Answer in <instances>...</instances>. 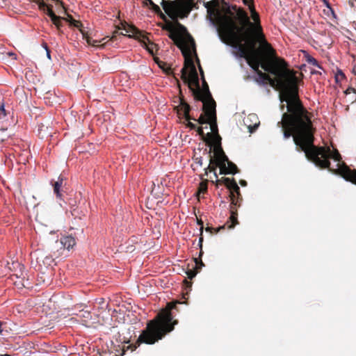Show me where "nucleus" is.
<instances>
[{
  "label": "nucleus",
  "instance_id": "obj_6",
  "mask_svg": "<svg viewBox=\"0 0 356 356\" xmlns=\"http://www.w3.org/2000/svg\"><path fill=\"white\" fill-rule=\"evenodd\" d=\"M209 22L211 26L214 28L221 41L229 44L236 52L234 56L236 58H245L248 64V60L252 61V56L254 54L260 55L257 52H253L250 55L247 56L242 47L239 44L245 40L243 28L236 25L234 23L226 20L222 26V35L220 33V30L216 23L212 19L211 13H209Z\"/></svg>",
  "mask_w": 356,
  "mask_h": 356
},
{
  "label": "nucleus",
  "instance_id": "obj_22",
  "mask_svg": "<svg viewBox=\"0 0 356 356\" xmlns=\"http://www.w3.org/2000/svg\"><path fill=\"white\" fill-rule=\"evenodd\" d=\"M9 113L5 108L4 102H1L0 104V119L4 118L7 116Z\"/></svg>",
  "mask_w": 356,
  "mask_h": 356
},
{
  "label": "nucleus",
  "instance_id": "obj_23",
  "mask_svg": "<svg viewBox=\"0 0 356 356\" xmlns=\"http://www.w3.org/2000/svg\"><path fill=\"white\" fill-rule=\"evenodd\" d=\"M229 219L232 221V222L229 225H228V227L229 228H233L234 225L237 223L236 215L233 211H231Z\"/></svg>",
  "mask_w": 356,
  "mask_h": 356
},
{
  "label": "nucleus",
  "instance_id": "obj_42",
  "mask_svg": "<svg viewBox=\"0 0 356 356\" xmlns=\"http://www.w3.org/2000/svg\"><path fill=\"white\" fill-rule=\"evenodd\" d=\"M214 175H215V177H218V176H217V175H216V172H214Z\"/></svg>",
  "mask_w": 356,
  "mask_h": 356
},
{
  "label": "nucleus",
  "instance_id": "obj_12",
  "mask_svg": "<svg viewBox=\"0 0 356 356\" xmlns=\"http://www.w3.org/2000/svg\"><path fill=\"white\" fill-rule=\"evenodd\" d=\"M243 121L250 133L254 132L260 124L258 116L255 113L249 114L244 118Z\"/></svg>",
  "mask_w": 356,
  "mask_h": 356
},
{
  "label": "nucleus",
  "instance_id": "obj_4",
  "mask_svg": "<svg viewBox=\"0 0 356 356\" xmlns=\"http://www.w3.org/2000/svg\"><path fill=\"white\" fill-rule=\"evenodd\" d=\"M260 47L263 55H253L252 61L248 60V65L256 74L253 76L254 81L259 86H266L267 78L259 70V67H261L264 71L272 75H277L279 71V66L275 51L273 47L265 40L261 41Z\"/></svg>",
  "mask_w": 356,
  "mask_h": 356
},
{
  "label": "nucleus",
  "instance_id": "obj_34",
  "mask_svg": "<svg viewBox=\"0 0 356 356\" xmlns=\"http://www.w3.org/2000/svg\"><path fill=\"white\" fill-rule=\"evenodd\" d=\"M42 47L45 49V51L49 50V48L46 42H43Z\"/></svg>",
  "mask_w": 356,
  "mask_h": 356
},
{
  "label": "nucleus",
  "instance_id": "obj_32",
  "mask_svg": "<svg viewBox=\"0 0 356 356\" xmlns=\"http://www.w3.org/2000/svg\"><path fill=\"white\" fill-rule=\"evenodd\" d=\"M152 0H144V5L148 6L149 3H152Z\"/></svg>",
  "mask_w": 356,
  "mask_h": 356
},
{
  "label": "nucleus",
  "instance_id": "obj_24",
  "mask_svg": "<svg viewBox=\"0 0 356 356\" xmlns=\"http://www.w3.org/2000/svg\"><path fill=\"white\" fill-rule=\"evenodd\" d=\"M148 6H149L152 9V10L154 11L156 13H162L160 7L156 3H154V1H152V3H149Z\"/></svg>",
  "mask_w": 356,
  "mask_h": 356
},
{
  "label": "nucleus",
  "instance_id": "obj_19",
  "mask_svg": "<svg viewBox=\"0 0 356 356\" xmlns=\"http://www.w3.org/2000/svg\"><path fill=\"white\" fill-rule=\"evenodd\" d=\"M250 12L251 15V18L255 23H259L260 17L259 13L256 11L254 6H250Z\"/></svg>",
  "mask_w": 356,
  "mask_h": 356
},
{
  "label": "nucleus",
  "instance_id": "obj_20",
  "mask_svg": "<svg viewBox=\"0 0 356 356\" xmlns=\"http://www.w3.org/2000/svg\"><path fill=\"white\" fill-rule=\"evenodd\" d=\"M65 19L63 17L58 16V18L56 19L54 21H51L54 25L56 27V29L58 31H60L62 27L63 26V24L62 22V20H65Z\"/></svg>",
  "mask_w": 356,
  "mask_h": 356
},
{
  "label": "nucleus",
  "instance_id": "obj_30",
  "mask_svg": "<svg viewBox=\"0 0 356 356\" xmlns=\"http://www.w3.org/2000/svg\"><path fill=\"white\" fill-rule=\"evenodd\" d=\"M291 136V134L289 131H284L283 134V137L285 139L289 138Z\"/></svg>",
  "mask_w": 356,
  "mask_h": 356
},
{
  "label": "nucleus",
  "instance_id": "obj_31",
  "mask_svg": "<svg viewBox=\"0 0 356 356\" xmlns=\"http://www.w3.org/2000/svg\"><path fill=\"white\" fill-rule=\"evenodd\" d=\"M195 163L199 164L200 166L202 165V157H197V158L195 159Z\"/></svg>",
  "mask_w": 356,
  "mask_h": 356
},
{
  "label": "nucleus",
  "instance_id": "obj_8",
  "mask_svg": "<svg viewBox=\"0 0 356 356\" xmlns=\"http://www.w3.org/2000/svg\"><path fill=\"white\" fill-rule=\"evenodd\" d=\"M127 33H131L129 35V38H134L139 40L141 42L142 46L151 54L154 55V43L151 42L146 37L143 35V33L138 29L133 27L131 28L130 31L127 30Z\"/></svg>",
  "mask_w": 356,
  "mask_h": 356
},
{
  "label": "nucleus",
  "instance_id": "obj_29",
  "mask_svg": "<svg viewBox=\"0 0 356 356\" xmlns=\"http://www.w3.org/2000/svg\"><path fill=\"white\" fill-rule=\"evenodd\" d=\"M197 225L200 226V234H202V232H203V222L200 220H197Z\"/></svg>",
  "mask_w": 356,
  "mask_h": 356
},
{
  "label": "nucleus",
  "instance_id": "obj_37",
  "mask_svg": "<svg viewBox=\"0 0 356 356\" xmlns=\"http://www.w3.org/2000/svg\"><path fill=\"white\" fill-rule=\"evenodd\" d=\"M240 184L243 186H245L247 185V183H246V181L245 180H241L240 181Z\"/></svg>",
  "mask_w": 356,
  "mask_h": 356
},
{
  "label": "nucleus",
  "instance_id": "obj_43",
  "mask_svg": "<svg viewBox=\"0 0 356 356\" xmlns=\"http://www.w3.org/2000/svg\"><path fill=\"white\" fill-rule=\"evenodd\" d=\"M196 1H200V2L201 1V0H196Z\"/></svg>",
  "mask_w": 356,
  "mask_h": 356
},
{
  "label": "nucleus",
  "instance_id": "obj_10",
  "mask_svg": "<svg viewBox=\"0 0 356 356\" xmlns=\"http://www.w3.org/2000/svg\"><path fill=\"white\" fill-rule=\"evenodd\" d=\"M220 174H233L235 175L237 173V166L229 161L227 156L223 152L220 153Z\"/></svg>",
  "mask_w": 356,
  "mask_h": 356
},
{
  "label": "nucleus",
  "instance_id": "obj_14",
  "mask_svg": "<svg viewBox=\"0 0 356 356\" xmlns=\"http://www.w3.org/2000/svg\"><path fill=\"white\" fill-rule=\"evenodd\" d=\"M179 112L183 115V118L189 116L191 111V106L182 99H179Z\"/></svg>",
  "mask_w": 356,
  "mask_h": 356
},
{
  "label": "nucleus",
  "instance_id": "obj_27",
  "mask_svg": "<svg viewBox=\"0 0 356 356\" xmlns=\"http://www.w3.org/2000/svg\"><path fill=\"white\" fill-rule=\"evenodd\" d=\"M100 41H98L97 40H91V39H88L87 40V42L88 43V44L90 45H92V46H98V43Z\"/></svg>",
  "mask_w": 356,
  "mask_h": 356
},
{
  "label": "nucleus",
  "instance_id": "obj_36",
  "mask_svg": "<svg viewBox=\"0 0 356 356\" xmlns=\"http://www.w3.org/2000/svg\"><path fill=\"white\" fill-rule=\"evenodd\" d=\"M46 54H47V57L51 60V51H50V49L49 50H47L46 51Z\"/></svg>",
  "mask_w": 356,
  "mask_h": 356
},
{
  "label": "nucleus",
  "instance_id": "obj_39",
  "mask_svg": "<svg viewBox=\"0 0 356 356\" xmlns=\"http://www.w3.org/2000/svg\"><path fill=\"white\" fill-rule=\"evenodd\" d=\"M2 325H3V322L0 321V334H1L3 332Z\"/></svg>",
  "mask_w": 356,
  "mask_h": 356
},
{
  "label": "nucleus",
  "instance_id": "obj_13",
  "mask_svg": "<svg viewBox=\"0 0 356 356\" xmlns=\"http://www.w3.org/2000/svg\"><path fill=\"white\" fill-rule=\"evenodd\" d=\"M56 242H59L61 245V248L67 250H70L76 245L75 238L72 235L63 236L60 237L59 241H57Z\"/></svg>",
  "mask_w": 356,
  "mask_h": 356
},
{
  "label": "nucleus",
  "instance_id": "obj_28",
  "mask_svg": "<svg viewBox=\"0 0 356 356\" xmlns=\"http://www.w3.org/2000/svg\"><path fill=\"white\" fill-rule=\"evenodd\" d=\"M339 75L341 76L343 79L345 78L344 73L341 70H339L338 73L335 75L336 82H339Z\"/></svg>",
  "mask_w": 356,
  "mask_h": 356
},
{
  "label": "nucleus",
  "instance_id": "obj_40",
  "mask_svg": "<svg viewBox=\"0 0 356 356\" xmlns=\"http://www.w3.org/2000/svg\"><path fill=\"white\" fill-rule=\"evenodd\" d=\"M76 204V201H73V202H69V204L70 205V208L74 205H75V207H77Z\"/></svg>",
  "mask_w": 356,
  "mask_h": 356
},
{
  "label": "nucleus",
  "instance_id": "obj_7",
  "mask_svg": "<svg viewBox=\"0 0 356 356\" xmlns=\"http://www.w3.org/2000/svg\"><path fill=\"white\" fill-rule=\"evenodd\" d=\"M186 32V28L178 23L177 28L170 26L168 29V36L172 40L174 44L179 49H182L184 46V41L182 33Z\"/></svg>",
  "mask_w": 356,
  "mask_h": 356
},
{
  "label": "nucleus",
  "instance_id": "obj_25",
  "mask_svg": "<svg viewBox=\"0 0 356 356\" xmlns=\"http://www.w3.org/2000/svg\"><path fill=\"white\" fill-rule=\"evenodd\" d=\"M245 6H248L250 9V6H254V0H241Z\"/></svg>",
  "mask_w": 356,
  "mask_h": 356
},
{
  "label": "nucleus",
  "instance_id": "obj_21",
  "mask_svg": "<svg viewBox=\"0 0 356 356\" xmlns=\"http://www.w3.org/2000/svg\"><path fill=\"white\" fill-rule=\"evenodd\" d=\"M225 181L227 182L229 187L232 188L236 192L239 191V187L234 179L230 180L229 178H226Z\"/></svg>",
  "mask_w": 356,
  "mask_h": 356
},
{
  "label": "nucleus",
  "instance_id": "obj_38",
  "mask_svg": "<svg viewBox=\"0 0 356 356\" xmlns=\"http://www.w3.org/2000/svg\"><path fill=\"white\" fill-rule=\"evenodd\" d=\"M84 307H85V305H83V304H80V305H79V307H78V308L79 309V310H83Z\"/></svg>",
  "mask_w": 356,
  "mask_h": 356
},
{
  "label": "nucleus",
  "instance_id": "obj_33",
  "mask_svg": "<svg viewBox=\"0 0 356 356\" xmlns=\"http://www.w3.org/2000/svg\"><path fill=\"white\" fill-rule=\"evenodd\" d=\"M323 1L324 2L325 5L326 6L327 8H330V4L329 3V1L327 0H323Z\"/></svg>",
  "mask_w": 356,
  "mask_h": 356
},
{
  "label": "nucleus",
  "instance_id": "obj_15",
  "mask_svg": "<svg viewBox=\"0 0 356 356\" xmlns=\"http://www.w3.org/2000/svg\"><path fill=\"white\" fill-rule=\"evenodd\" d=\"M232 8L236 10L237 14L241 17L243 24H251V22H250V19L248 17V15L246 11H245L242 8H238L237 9L236 6H233Z\"/></svg>",
  "mask_w": 356,
  "mask_h": 356
},
{
  "label": "nucleus",
  "instance_id": "obj_18",
  "mask_svg": "<svg viewBox=\"0 0 356 356\" xmlns=\"http://www.w3.org/2000/svg\"><path fill=\"white\" fill-rule=\"evenodd\" d=\"M183 119L184 120L186 127L190 128V129L195 130L197 129L196 124L193 123L191 120L197 122L198 119H195L194 117H191V115L184 117Z\"/></svg>",
  "mask_w": 356,
  "mask_h": 356
},
{
  "label": "nucleus",
  "instance_id": "obj_5",
  "mask_svg": "<svg viewBox=\"0 0 356 356\" xmlns=\"http://www.w3.org/2000/svg\"><path fill=\"white\" fill-rule=\"evenodd\" d=\"M209 22L211 26L214 28L221 41L229 44L236 52L234 56L236 58H245L248 64V60L252 61V56L254 54L260 55L257 52H253L250 55L247 56L242 47L239 44L245 40L243 28L236 25L234 23L226 20L222 26V35L220 33V30L216 23L212 19L211 13H209Z\"/></svg>",
  "mask_w": 356,
  "mask_h": 356
},
{
  "label": "nucleus",
  "instance_id": "obj_35",
  "mask_svg": "<svg viewBox=\"0 0 356 356\" xmlns=\"http://www.w3.org/2000/svg\"><path fill=\"white\" fill-rule=\"evenodd\" d=\"M202 241H203V237L201 236L199 238V243H198V245L200 246V248H202Z\"/></svg>",
  "mask_w": 356,
  "mask_h": 356
},
{
  "label": "nucleus",
  "instance_id": "obj_26",
  "mask_svg": "<svg viewBox=\"0 0 356 356\" xmlns=\"http://www.w3.org/2000/svg\"><path fill=\"white\" fill-rule=\"evenodd\" d=\"M71 24L78 29H80L82 26V24L75 19L72 20Z\"/></svg>",
  "mask_w": 356,
  "mask_h": 356
},
{
  "label": "nucleus",
  "instance_id": "obj_11",
  "mask_svg": "<svg viewBox=\"0 0 356 356\" xmlns=\"http://www.w3.org/2000/svg\"><path fill=\"white\" fill-rule=\"evenodd\" d=\"M65 179V178L63 177V175H60L58 177L56 181L51 179L50 181V184L53 186L54 193L56 195V198L60 201H63L65 203L61 189Z\"/></svg>",
  "mask_w": 356,
  "mask_h": 356
},
{
  "label": "nucleus",
  "instance_id": "obj_16",
  "mask_svg": "<svg viewBox=\"0 0 356 356\" xmlns=\"http://www.w3.org/2000/svg\"><path fill=\"white\" fill-rule=\"evenodd\" d=\"M70 213L72 216H73L74 218L81 219L82 216H85L84 211L79 209L78 207H75V205L71 207Z\"/></svg>",
  "mask_w": 356,
  "mask_h": 356
},
{
  "label": "nucleus",
  "instance_id": "obj_2",
  "mask_svg": "<svg viewBox=\"0 0 356 356\" xmlns=\"http://www.w3.org/2000/svg\"><path fill=\"white\" fill-rule=\"evenodd\" d=\"M199 69L202 79V88H200L199 76L193 63L191 64L188 71H186L184 68L181 69V78L192 92L194 99L202 103L203 112L201 113L197 120V122L202 126L198 127L197 130V133L200 135H204V129H207L208 124L210 125V129L213 133H217L216 104L211 96L209 86L204 79V72L201 66H199Z\"/></svg>",
  "mask_w": 356,
  "mask_h": 356
},
{
  "label": "nucleus",
  "instance_id": "obj_41",
  "mask_svg": "<svg viewBox=\"0 0 356 356\" xmlns=\"http://www.w3.org/2000/svg\"><path fill=\"white\" fill-rule=\"evenodd\" d=\"M21 285H22V286H24V287H26V285H25V284H24V282H23V283H22V284H21Z\"/></svg>",
  "mask_w": 356,
  "mask_h": 356
},
{
  "label": "nucleus",
  "instance_id": "obj_17",
  "mask_svg": "<svg viewBox=\"0 0 356 356\" xmlns=\"http://www.w3.org/2000/svg\"><path fill=\"white\" fill-rule=\"evenodd\" d=\"M305 57L306 58V61L314 66L318 67L319 69H322V67L319 65L318 62L316 58H314L312 56L308 54L307 51H304Z\"/></svg>",
  "mask_w": 356,
  "mask_h": 356
},
{
  "label": "nucleus",
  "instance_id": "obj_1",
  "mask_svg": "<svg viewBox=\"0 0 356 356\" xmlns=\"http://www.w3.org/2000/svg\"><path fill=\"white\" fill-rule=\"evenodd\" d=\"M298 86L296 83L289 86L284 95L280 96L281 103L286 102V113L282 115L283 120H288L289 126L294 133L293 141L297 151H302L307 159L316 166L327 168L337 173L343 163H341V156L339 151L332 147H317L314 144V131L312 115L303 106L298 97ZM284 105L281 106L284 111Z\"/></svg>",
  "mask_w": 356,
  "mask_h": 356
},
{
  "label": "nucleus",
  "instance_id": "obj_3",
  "mask_svg": "<svg viewBox=\"0 0 356 356\" xmlns=\"http://www.w3.org/2000/svg\"><path fill=\"white\" fill-rule=\"evenodd\" d=\"M177 324L178 321L173 320V316L170 312H161L154 319L147 323V325L141 331L136 343L138 346L142 343L154 344L161 340L167 334L171 332Z\"/></svg>",
  "mask_w": 356,
  "mask_h": 356
},
{
  "label": "nucleus",
  "instance_id": "obj_9",
  "mask_svg": "<svg viewBox=\"0 0 356 356\" xmlns=\"http://www.w3.org/2000/svg\"><path fill=\"white\" fill-rule=\"evenodd\" d=\"M161 5L169 17L174 19L178 17L179 13V6L176 1L170 0H162Z\"/></svg>",
  "mask_w": 356,
  "mask_h": 356
}]
</instances>
